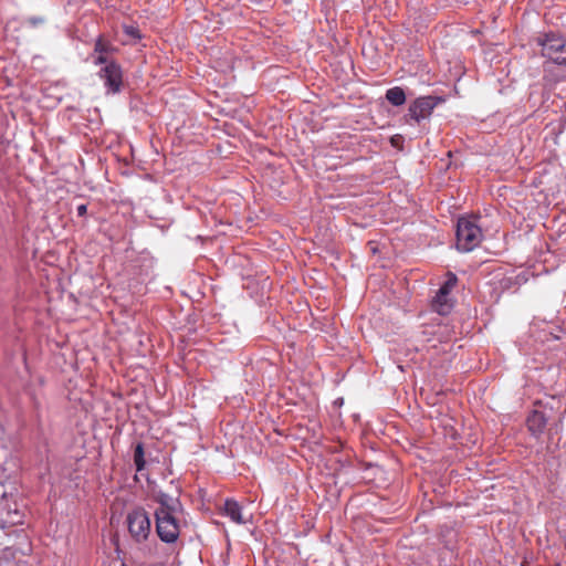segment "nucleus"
<instances>
[{
  "label": "nucleus",
  "mask_w": 566,
  "mask_h": 566,
  "mask_svg": "<svg viewBox=\"0 0 566 566\" xmlns=\"http://www.w3.org/2000/svg\"><path fill=\"white\" fill-rule=\"evenodd\" d=\"M455 238L459 251L471 252L482 242L483 232L476 219L462 217L457 222Z\"/></svg>",
  "instance_id": "obj_1"
},
{
  "label": "nucleus",
  "mask_w": 566,
  "mask_h": 566,
  "mask_svg": "<svg viewBox=\"0 0 566 566\" xmlns=\"http://www.w3.org/2000/svg\"><path fill=\"white\" fill-rule=\"evenodd\" d=\"M126 524L132 539L142 544L151 533V522L148 513L143 507H136L127 513Z\"/></svg>",
  "instance_id": "obj_2"
},
{
  "label": "nucleus",
  "mask_w": 566,
  "mask_h": 566,
  "mask_svg": "<svg viewBox=\"0 0 566 566\" xmlns=\"http://www.w3.org/2000/svg\"><path fill=\"white\" fill-rule=\"evenodd\" d=\"M537 44L542 48L541 52L544 57L558 65H566V39L548 33L538 38Z\"/></svg>",
  "instance_id": "obj_3"
},
{
  "label": "nucleus",
  "mask_w": 566,
  "mask_h": 566,
  "mask_svg": "<svg viewBox=\"0 0 566 566\" xmlns=\"http://www.w3.org/2000/svg\"><path fill=\"white\" fill-rule=\"evenodd\" d=\"M156 533L161 542L166 544L176 543L180 534V525L176 514L155 511Z\"/></svg>",
  "instance_id": "obj_4"
},
{
  "label": "nucleus",
  "mask_w": 566,
  "mask_h": 566,
  "mask_svg": "<svg viewBox=\"0 0 566 566\" xmlns=\"http://www.w3.org/2000/svg\"><path fill=\"white\" fill-rule=\"evenodd\" d=\"M441 102L440 97L434 96H420L416 98L408 108V114L406 115V122H408V117L419 124L421 120L428 118L434 107Z\"/></svg>",
  "instance_id": "obj_5"
},
{
  "label": "nucleus",
  "mask_w": 566,
  "mask_h": 566,
  "mask_svg": "<svg viewBox=\"0 0 566 566\" xmlns=\"http://www.w3.org/2000/svg\"><path fill=\"white\" fill-rule=\"evenodd\" d=\"M99 78L104 82L107 94H117L123 86V70L118 63L111 61L98 72Z\"/></svg>",
  "instance_id": "obj_6"
},
{
  "label": "nucleus",
  "mask_w": 566,
  "mask_h": 566,
  "mask_svg": "<svg viewBox=\"0 0 566 566\" xmlns=\"http://www.w3.org/2000/svg\"><path fill=\"white\" fill-rule=\"evenodd\" d=\"M115 49L102 36H98L95 41L94 45V54H93V63L95 65H106L112 60L108 59V54L112 53Z\"/></svg>",
  "instance_id": "obj_7"
},
{
  "label": "nucleus",
  "mask_w": 566,
  "mask_h": 566,
  "mask_svg": "<svg viewBox=\"0 0 566 566\" xmlns=\"http://www.w3.org/2000/svg\"><path fill=\"white\" fill-rule=\"evenodd\" d=\"M526 424L533 436H539L544 432L547 424V418L543 412L534 410L527 417Z\"/></svg>",
  "instance_id": "obj_8"
},
{
  "label": "nucleus",
  "mask_w": 566,
  "mask_h": 566,
  "mask_svg": "<svg viewBox=\"0 0 566 566\" xmlns=\"http://www.w3.org/2000/svg\"><path fill=\"white\" fill-rule=\"evenodd\" d=\"M453 306L450 294H447L444 291L438 290L433 301L432 307L440 315H447L451 312Z\"/></svg>",
  "instance_id": "obj_9"
},
{
  "label": "nucleus",
  "mask_w": 566,
  "mask_h": 566,
  "mask_svg": "<svg viewBox=\"0 0 566 566\" xmlns=\"http://www.w3.org/2000/svg\"><path fill=\"white\" fill-rule=\"evenodd\" d=\"M223 511L224 515H227L232 522L237 524L247 523V520L242 515V507L235 500H226Z\"/></svg>",
  "instance_id": "obj_10"
},
{
  "label": "nucleus",
  "mask_w": 566,
  "mask_h": 566,
  "mask_svg": "<svg viewBox=\"0 0 566 566\" xmlns=\"http://www.w3.org/2000/svg\"><path fill=\"white\" fill-rule=\"evenodd\" d=\"M159 506L156 510H163L164 512L176 514L178 506L180 505L178 499H174L166 493H159L156 497Z\"/></svg>",
  "instance_id": "obj_11"
},
{
  "label": "nucleus",
  "mask_w": 566,
  "mask_h": 566,
  "mask_svg": "<svg viewBox=\"0 0 566 566\" xmlns=\"http://www.w3.org/2000/svg\"><path fill=\"white\" fill-rule=\"evenodd\" d=\"M386 99L394 106H401L406 103V93L400 86H395L387 90Z\"/></svg>",
  "instance_id": "obj_12"
},
{
  "label": "nucleus",
  "mask_w": 566,
  "mask_h": 566,
  "mask_svg": "<svg viewBox=\"0 0 566 566\" xmlns=\"http://www.w3.org/2000/svg\"><path fill=\"white\" fill-rule=\"evenodd\" d=\"M144 444L137 443L134 451V463L137 472H142L145 469L146 462L144 458Z\"/></svg>",
  "instance_id": "obj_13"
},
{
  "label": "nucleus",
  "mask_w": 566,
  "mask_h": 566,
  "mask_svg": "<svg viewBox=\"0 0 566 566\" xmlns=\"http://www.w3.org/2000/svg\"><path fill=\"white\" fill-rule=\"evenodd\" d=\"M457 283H458L457 275L452 272H448L447 280L444 281V283L441 285V287L439 290L444 291L447 294H450L451 291L457 285Z\"/></svg>",
  "instance_id": "obj_14"
},
{
  "label": "nucleus",
  "mask_w": 566,
  "mask_h": 566,
  "mask_svg": "<svg viewBox=\"0 0 566 566\" xmlns=\"http://www.w3.org/2000/svg\"><path fill=\"white\" fill-rule=\"evenodd\" d=\"M124 32L132 39L139 40L142 38L139 29L135 25H124Z\"/></svg>",
  "instance_id": "obj_15"
},
{
  "label": "nucleus",
  "mask_w": 566,
  "mask_h": 566,
  "mask_svg": "<svg viewBox=\"0 0 566 566\" xmlns=\"http://www.w3.org/2000/svg\"><path fill=\"white\" fill-rule=\"evenodd\" d=\"M44 22H45V19L43 17H31L24 21L25 24H28L32 28L42 25Z\"/></svg>",
  "instance_id": "obj_16"
},
{
  "label": "nucleus",
  "mask_w": 566,
  "mask_h": 566,
  "mask_svg": "<svg viewBox=\"0 0 566 566\" xmlns=\"http://www.w3.org/2000/svg\"><path fill=\"white\" fill-rule=\"evenodd\" d=\"M76 212H77V216H78V217H83V216H85V214H86V212H87V206H86V205H80V206H77V208H76Z\"/></svg>",
  "instance_id": "obj_17"
}]
</instances>
